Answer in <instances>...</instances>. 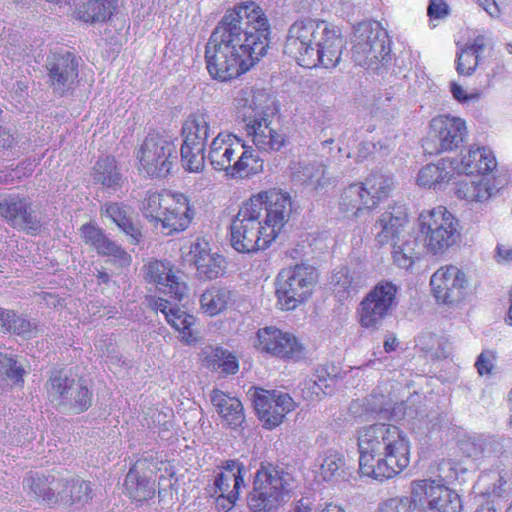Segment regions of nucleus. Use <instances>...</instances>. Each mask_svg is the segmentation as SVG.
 Segmentation results:
<instances>
[{
    "instance_id": "obj_1",
    "label": "nucleus",
    "mask_w": 512,
    "mask_h": 512,
    "mask_svg": "<svg viewBox=\"0 0 512 512\" xmlns=\"http://www.w3.org/2000/svg\"><path fill=\"white\" fill-rule=\"evenodd\" d=\"M359 472L377 481L392 479L410 463L411 444L398 426L377 423L358 430Z\"/></svg>"
},
{
    "instance_id": "obj_2",
    "label": "nucleus",
    "mask_w": 512,
    "mask_h": 512,
    "mask_svg": "<svg viewBox=\"0 0 512 512\" xmlns=\"http://www.w3.org/2000/svg\"><path fill=\"white\" fill-rule=\"evenodd\" d=\"M255 47L238 40L220 28H214L206 44L205 61L208 73L225 82L246 73L254 64Z\"/></svg>"
},
{
    "instance_id": "obj_3",
    "label": "nucleus",
    "mask_w": 512,
    "mask_h": 512,
    "mask_svg": "<svg viewBox=\"0 0 512 512\" xmlns=\"http://www.w3.org/2000/svg\"><path fill=\"white\" fill-rule=\"evenodd\" d=\"M352 43V58L359 66L379 71L391 60L388 35L378 22L359 23Z\"/></svg>"
},
{
    "instance_id": "obj_4",
    "label": "nucleus",
    "mask_w": 512,
    "mask_h": 512,
    "mask_svg": "<svg viewBox=\"0 0 512 512\" xmlns=\"http://www.w3.org/2000/svg\"><path fill=\"white\" fill-rule=\"evenodd\" d=\"M318 280L315 267L297 264L279 272L276 283L277 304L281 310L291 311L305 303Z\"/></svg>"
},
{
    "instance_id": "obj_5",
    "label": "nucleus",
    "mask_w": 512,
    "mask_h": 512,
    "mask_svg": "<svg viewBox=\"0 0 512 512\" xmlns=\"http://www.w3.org/2000/svg\"><path fill=\"white\" fill-rule=\"evenodd\" d=\"M418 222L427 249L435 255L444 253L460 236L457 219L443 206L421 212Z\"/></svg>"
},
{
    "instance_id": "obj_6",
    "label": "nucleus",
    "mask_w": 512,
    "mask_h": 512,
    "mask_svg": "<svg viewBox=\"0 0 512 512\" xmlns=\"http://www.w3.org/2000/svg\"><path fill=\"white\" fill-rule=\"evenodd\" d=\"M293 476L283 468L262 462L258 469V512H276L292 490Z\"/></svg>"
},
{
    "instance_id": "obj_7",
    "label": "nucleus",
    "mask_w": 512,
    "mask_h": 512,
    "mask_svg": "<svg viewBox=\"0 0 512 512\" xmlns=\"http://www.w3.org/2000/svg\"><path fill=\"white\" fill-rule=\"evenodd\" d=\"M398 286L390 281L378 282L361 300L357 309L359 324L378 330L397 305Z\"/></svg>"
},
{
    "instance_id": "obj_8",
    "label": "nucleus",
    "mask_w": 512,
    "mask_h": 512,
    "mask_svg": "<svg viewBox=\"0 0 512 512\" xmlns=\"http://www.w3.org/2000/svg\"><path fill=\"white\" fill-rule=\"evenodd\" d=\"M139 170L150 177L167 176L177 159L176 145L158 134H149L136 152Z\"/></svg>"
},
{
    "instance_id": "obj_9",
    "label": "nucleus",
    "mask_w": 512,
    "mask_h": 512,
    "mask_svg": "<svg viewBox=\"0 0 512 512\" xmlns=\"http://www.w3.org/2000/svg\"><path fill=\"white\" fill-rule=\"evenodd\" d=\"M328 25L325 21L314 19L295 21L288 30L284 52L295 59L300 66L314 63L315 57L312 50Z\"/></svg>"
},
{
    "instance_id": "obj_10",
    "label": "nucleus",
    "mask_w": 512,
    "mask_h": 512,
    "mask_svg": "<svg viewBox=\"0 0 512 512\" xmlns=\"http://www.w3.org/2000/svg\"><path fill=\"white\" fill-rule=\"evenodd\" d=\"M411 494L415 501L427 500L428 508L438 512H461L460 496L444 483L434 479H420L411 482Z\"/></svg>"
},
{
    "instance_id": "obj_11",
    "label": "nucleus",
    "mask_w": 512,
    "mask_h": 512,
    "mask_svg": "<svg viewBox=\"0 0 512 512\" xmlns=\"http://www.w3.org/2000/svg\"><path fill=\"white\" fill-rule=\"evenodd\" d=\"M0 217L12 228L28 234H36L42 226L30 199L20 194L0 195Z\"/></svg>"
},
{
    "instance_id": "obj_12",
    "label": "nucleus",
    "mask_w": 512,
    "mask_h": 512,
    "mask_svg": "<svg viewBox=\"0 0 512 512\" xmlns=\"http://www.w3.org/2000/svg\"><path fill=\"white\" fill-rule=\"evenodd\" d=\"M78 58L70 51L60 50L48 55L45 67L48 83L53 92L64 96L73 90L78 78Z\"/></svg>"
},
{
    "instance_id": "obj_13",
    "label": "nucleus",
    "mask_w": 512,
    "mask_h": 512,
    "mask_svg": "<svg viewBox=\"0 0 512 512\" xmlns=\"http://www.w3.org/2000/svg\"><path fill=\"white\" fill-rule=\"evenodd\" d=\"M215 28L226 34L256 46V3L246 1L228 9Z\"/></svg>"
},
{
    "instance_id": "obj_14",
    "label": "nucleus",
    "mask_w": 512,
    "mask_h": 512,
    "mask_svg": "<svg viewBox=\"0 0 512 512\" xmlns=\"http://www.w3.org/2000/svg\"><path fill=\"white\" fill-rule=\"evenodd\" d=\"M430 285L437 302L455 304L464 298L468 279L459 267L446 265L432 274Z\"/></svg>"
},
{
    "instance_id": "obj_15",
    "label": "nucleus",
    "mask_w": 512,
    "mask_h": 512,
    "mask_svg": "<svg viewBox=\"0 0 512 512\" xmlns=\"http://www.w3.org/2000/svg\"><path fill=\"white\" fill-rule=\"evenodd\" d=\"M258 349L271 356L298 361L304 358L305 348L298 339L275 326L258 330Z\"/></svg>"
},
{
    "instance_id": "obj_16",
    "label": "nucleus",
    "mask_w": 512,
    "mask_h": 512,
    "mask_svg": "<svg viewBox=\"0 0 512 512\" xmlns=\"http://www.w3.org/2000/svg\"><path fill=\"white\" fill-rule=\"evenodd\" d=\"M251 196L239 209L231 224V244L240 253L256 251V204Z\"/></svg>"
},
{
    "instance_id": "obj_17",
    "label": "nucleus",
    "mask_w": 512,
    "mask_h": 512,
    "mask_svg": "<svg viewBox=\"0 0 512 512\" xmlns=\"http://www.w3.org/2000/svg\"><path fill=\"white\" fill-rule=\"evenodd\" d=\"M431 137L437 142V147L429 150V143L425 149L429 153L451 151L463 142L467 134L465 121L460 117L451 115H439L431 120Z\"/></svg>"
},
{
    "instance_id": "obj_18",
    "label": "nucleus",
    "mask_w": 512,
    "mask_h": 512,
    "mask_svg": "<svg viewBox=\"0 0 512 512\" xmlns=\"http://www.w3.org/2000/svg\"><path fill=\"white\" fill-rule=\"evenodd\" d=\"M294 409L295 402L289 394L258 388V419L265 429L279 426L285 415Z\"/></svg>"
},
{
    "instance_id": "obj_19",
    "label": "nucleus",
    "mask_w": 512,
    "mask_h": 512,
    "mask_svg": "<svg viewBox=\"0 0 512 512\" xmlns=\"http://www.w3.org/2000/svg\"><path fill=\"white\" fill-rule=\"evenodd\" d=\"M258 202L266 210V224L270 229L268 236L276 239L291 213V197L281 190L271 189L258 193Z\"/></svg>"
},
{
    "instance_id": "obj_20",
    "label": "nucleus",
    "mask_w": 512,
    "mask_h": 512,
    "mask_svg": "<svg viewBox=\"0 0 512 512\" xmlns=\"http://www.w3.org/2000/svg\"><path fill=\"white\" fill-rule=\"evenodd\" d=\"M185 260L194 265L201 279L213 280L222 276L225 271V259L218 253H212L210 245L204 239L191 243Z\"/></svg>"
},
{
    "instance_id": "obj_21",
    "label": "nucleus",
    "mask_w": 512,
    "mask_h": 512,
    "mask_svg": "<svg viewBox=\"0 0 512 512\" xmlns=\"http://www.w3.org/2000/svg\"><path fill=\"white\" fill-rule=\"evenodd\" d=\"M145 278L148 282L154 283L161 293L169 295L176 301H181L187 293L186 284L179 281L170 262L159 260L149 262L146 265Z\"/></svg>"
},
{
    "instance_id": "obj_22",
    "label": "nucleus",
    "mask_w": 512,
    "mask_h": 512,
    "mask_svg": "<svg viewBox=\"0 0 512 512\" xmlns=\"http://www.w3.org/2000/svg\"><path fill=\"white\" fill-rule=\"evenodd\" d=\"M343 47L344 40L340 35V31L336 27L328 25L327 30L322 32L312 50L315 57L314 63L305 64L304 67L314 68L321 66L326 69L335 68L341 60Z\"/></svg>"
},
{
    "instance_id": "obj_23",
    "label": "nucleus",
    "mask_w": 512,
    "mask_h": 512,
    "mask_svg": "<svg viewBox=\"0 0 512 512\" xmlns=\"http://www.w3.org/2000/svg\"><path fill=\"white\" fill-rule=\"evenodd\" d=\"M149 305L153 310L164 314L166 321L180 333L183 342L191 344L196 341L192 328L195 324L194 316L180 309L176 303L161 297H151Z\"/></svg>"
},
{
    "instance_id": "obj_24",
    "label": "nucleus",
    "mask_w": 512,
    "mask_h": 512,
    "mask_svg": "<svg viewBox=\"0 0 512 512\" xmlns=\"http://www.w3.org/2000/svg\"><path fill=\"white\" fill-rule=\"evenodd\" d=\"M172 198L171 206L165 210L158 224L167 235L186 230L195 216V209L186 195L174 192Z\"/></svg>"
},
{
    "instance_id": "obj_25",
    "label": "nucleus",
    "mask_w": 512,
    "mask_h": 512,
    "mask_svg": "<svg viewBox=\"0 0 512 512\" xmlns=\"http://www.w3.org/2000/svg\"><path fill=\"white\" fill-rule=\"evenodd\" d=\"M266 105L261 112V118L258 119V151L279 150L284 144V138L270 127V117L278 113V105L275 96L270 94H259Z\"/></svg>"
},
{
    "instance_id": "obj_26",
    "label": "nucleus",
    "mask_w": 512,
    "mask_h": 512,
    "mask_svg": "<svg viewBox=\"0 0 512 512\" xmlns=\"http://www.w3.org/2000/svg\"><path fill=\"white\" fill-rule=\"evenodd\" d=\"M406 224L407 214L402 207H392L386 210L374 225L375 240L379 245H392L400 240V235Z\"/></svg>"
},
{
    "instance_id": "obj_27",
    "label": "nucleus",
    "mask_w": 512,
    "mask_h": 512,
    "mask_svg": "<svg viewBox=\"0 0 512 512\" xmlns=\"http://www.w3.org/2000/svg\"><path fill=\"white\" fill-rule=\"evenodd\" d=\"M243 148L242 141L226 133H219L211 142L208 152V160L215 170L227 171L234 160L236 152Z\"/></svg>"
},
{
    "instance_id": "obj_28",
    "label": "nucleus",
    "mask_w": 512,
    "mask_h": 512,
    "mask_svg": "<svg viewBox=\"0 0 512 512\" xmlns=\"http://www.w3.org/2000/svg\"><path fill=\"white\" fill-rule=\"evenodd\" d=\"M456 166V173H464L467 176L474 173L486 175L492 172L497 161L493 152L487 147H471L467 154L460 160H453Z\"/></svg>"
},
{
    "instance_id": "obj_29",
    "label": "nucleus",
    "mask_w": 512,
    "mask_h": 512,
    "mask_svg": "<svg viewBox=\"0 0 512 512\" xmlns=\"http://www.w3.org/2000/svg\"><path fill=\"white\" fill-rule=\"evenodd\" d=\"M375 208V201L365 193L360 183H353L346 187L340 195L338 202L339 212L347 218H357L364 211Z\"/></svg>"
},
{
    "instance_id": "obj_30",
    "label": "nucleus",
    "mask_w": 512,
    "mask_h": 512,
    "mask_svg": "<svg viewBox=\"0 0 512 512\" xmlns=\"http://www.w3.org/2000/svg\"><path fill=\"white\" fill-rule=\"evenodd\" d=\"M291 170L295 181L314 189H322L330 184L327 165L322 160H301L293 164Z\"/></svg>"
},
{
    "instance_id": "obj_31",
    "label": "nucleus",
    "mask_w": 512,
    "mask_h": 512,
    "mask_svg": "<svg viewBox=\"0 0 512 512\" xmlns=\"http://www.w3.org/2000/svg\"><path fill=\"white\" fill-rule=\"evenodd\" d=\"M456 174L455 162L450 159H441L420 169L417 183L425 188L439 189L447 184Z\"/></svg>"
},
{
    "instance_id": "obj_32",
    "label": "nucleus",
    "mask_w": 512,
    "mask_h": 512,
    "mask_svg": "<svg viewBox=\"0 0 512 512\" xmlns=\"http://www.w3.org/2000/svg\"><path fill=\"white\" fill-rule=\"evenodd\" d=\"M237 117L244 124V129L253 144H256V87L245 86L235 98Z\"/></svg>"
},
{
    "instance_id": "obj_33",
    "label": "nucleus",
    "mask_w": 512,
    "mask_h": 512,
    "mask_svg": "<svg viewBox=\"0 0 512 512\" xmlns=\"http://www.w3.org/2000/svg\"><path fill=\"white\" fill-rule=\"evenodd\" d=\"M60 484L61 480L52 475L44 476L32 472L23 479L24 490L49 504L58 502Z\"/></svg>"
},
{
    "instance_id": "obj_34",
    "label": "nucleus",
    "mask_w": 512,
    "mask_h": 512,
    "mask_svg": "<svg viewBox=\"0 0 512 512\" xmlns=\"http://www.w3.org/2000/svg\"><path fill=\"white\" fill-rule=\"evenodd\" d=\"M101 213L111 219L117 227L125 233L128 241L135 245L138 244L142 234L137 225H135L130 216V209L123 203L110 202L101 207Z\"/></svg>"
},
{
    "instance_id": "obj_35",
    "label": "nucleus",
    "mask_w": 512,
    "mask_h": 512,
    "mask_svg": "<svg viewBox=\"0 0 512 512\" xmlns=\"http://www.w3.org/2000/svg\"><path fill=\"white\" fill-rule=\"evenodd\" d=\"M200 359L205 368L211 371H219L223 375L235 374L239 369L236 357L219 346L204 347L201 350Z\"/></svg>"
},
{
    "instance_id": "obj_36",
    "label": "nucleus",
    "mask_w": 512,
    "mask_h": 512,
    "mask_svg": "<svg viewBox=\"0 0 512 512\" xmlns=\"http://www.w3.org/2000/svg\"><path fill=\"white\" fill-rule=\"evenodd\" d=\"M213 134L210 116L205 112L191 113L182 125L183 142L205 146L207 139Z\"/></svg>"
},
{
    "instance_id": "obj_37",
    "label": "nucleus",
    "mask_w": 512,
    "mask_h": 512,
    "mask_svg": "<svg viewBox=\"0 0 512 512\" xmlns=\"http://www.w3.org/2000/svg\"><path fill=\"white\" fill-rule=\"evenodd\" d=\"M496 191V187L491 183L490 178L486 176L474 180L465 177L456 183L455 195L459 199L468 202H483L488 200Z\"/></svg>"
},
{
    "instance_id": "obj_38",
    "label": "nucleus",
    "mask_w": 512,
    "mask_h": 512,
    "mask_svg": "<svg viewBox=\"0 0 512 512\" xmlns=\"http://www.w3.org/2000/svg\"><path fill=\"white\" fill-rule=\"evenodd\" d=\"M211 401L226 425L230 427L241 425L244 420L243 407L237 398L230 397L222 391L213 390Z\"/></svg>"
},
{
    "instance_id": "obj_39",
    "label": "nucleus",
    "mask_w": 512,
    "mask_h": 512,
    "mask_svg": "<svg viewBox=\"0 0 512 512\" xmlns=\"http://www.w3.org/2000/svg\"><path fill=\"white\" fill-rule=\"evenodd\" d=\"M93 180L105 188L117 191L122 187L123 176L117 161L112 156L99 158L93 167Z\"/></svg>"
},
{
    "instance_id": "obj_40",
    "label": "nucleus",
    "mask_w": 512,
    "mask_h": 512,
    "mask_svg": "<svg viewBox=\"0 0 512 512\" xmlns=\"http://www.w3.org/2000/svg\"><path fill=\"white\" fill-rule=\"evenodd\" d=\"M124 486L129 497L135 501L148 500L155 494L154 481L140 473L138 463L134 464L128 471Z\"/></svg>"
},
{
    "instance_id": "obj_41",
    "label": "nucleus",
    "mask_w": 512,
    "mask_h": 512,
    "mask_svg": "<svg viewBox=\"0 0 512 512\" xmlns=\"http://www.w3.org/2000/svg\"><path fill=\"white\" fill-rule=\"evenodd\" d=\"M233 292L223 286L212 285L200 296V308L208 316H216L226 310L232 300Z\"/></svg>"
},
{
    "instance_id": "obj_42",
    "label": "nucleus",
    "mask_w": 512,
    "mask_h": 512,
    "mask_svg": "<svg viewBox=\"0 0 512 512\" xmlns=\"http://www.w3.org/2000/svg\"><path fill=\"white\" fill-rule=\"evenodd\" d=\"M174 192L148 191L141 202L140 210L143 216L157 226L165 212L171 206Z\"/></svg>"
},
{
    "instance_id": "obj_43",
    "label": "nucleus",
    "mask_w": 512,
    "mask_h": 512,
    "mask_svg": "<svg viewBox=\"0 0 512 512\" xmlns=\"http://www.w3.org/2000/svg\"><path fill=\"white\" fill-rule=\"evenodd\" d=\"M118 0H88L77 10V17L86 23L105 22L115 13Z\"/></svg>"
},
{
    "instance_id": "obj_44",
    "label": "nucleus",
    "mask_w": 512,
    "mask_h": 512,
    "mask_svg": "<svg viewBox=\"0 0 512 512\" xmlns=\"http://www.w3.org/2000/svg\"><path fill=\"white\" fill-rule=\"evenodd\" d=\"M90 499H92V488L89 482L80 478L61 480L58 500L74 504L87 503Z\"/></svg>"
},
{
    "instance_id": "obj_45",
    "label": "nucleus",
    "mask_w": 512,
    "mask_h": 512,
    "mask_svg": "<svg viewBox=\"0 0 512 512\" xmlns=\"http://www.w3.org/2000/svg\"><path fill=\"white\" fill-rule=\"evenodd\" d=\"M510 473L499 467L481 474L479 483L486 487L488 496L503 497L512 492V483L509 481Z\"/></svg>"
},
{
    "instance_id": "obj_46",
    "label": "nucleus",
    "mask_w": 512,
    "mask_h": 512,
    "mask_svg": "<svg viewBox=\"0 0 512 512\" xmlns=\"http://www.w3.org/2000/svg\"><path fill=\"white\" fill-rule=\"evenodd\" d=\"M392 246L393 260L399 268L408 270L420 259L419 243L412 235H407L402 242L396 241Z\"/></svg>"
},
{
    "instance_id": "obj_47",
    "label": "nucleus",
    "mask_w": 512,
    "mask_h": 512,
    "mask_svg": "<svg viewBox=\"0 0 512 512\" xmlns=\"http://www.w3.org/2000/svg\"><path fill=\"white\" fill-rule=\"evenodd\" d=\"M360 184L365 188L367 196L375 201L376 207L382 199L388 197L394 181L391 175L373 172Z\"/></svg>"
},
{
    "instance_id": "obj_48",
    "label": "nucleus",
    "mask_w": 512,
    "mask_h": 512,
    "mask_svg": "<svg viewBox=\"0 0 512 512\" xmlns=\"http://www.w3.org/2000/svg\"><path fill=\"white\" fill-rule=\"evenodd\" d=\"M460 449L467 457L479 458L499 453L501 445L493 437H477L461 441Z\"/></svg>"
},
{
    "instance_id": "obj_49",
    "label": "nucleus",
    "mask_w": 512,
    "mask_h": 512,
    "mask_svg": "<svg viewBox=\"0 0 512 512\" xmlns=\"http://www.w3.org/2000/svg\"><path fill=\"white\" fill-rule=\"evenodd\" d=\"M0 320L5 332L25 337H31L34 333L35 326L12 310L0 308Z\"/></svg>"
},
{
    "instance_id": "obj_50",
    "label": "nucleus",
    "mask_w": 512,
    "mask_h": 512,
    "mask_svg": "<svg viewBox=\"0 0 512 512\" xmlns=\"http://www.w3.org/2000/svg\"><path fill=\"white\" fill-rule=\"evenodd\" d=\"M76 383L75 379L69 378L62 371H57L52 374L49 379L47 391L52 401H56L59 405H63L72 389V385Z\"/></svg>"
},
{
    "instance_id": "obj_51",
    "label": "nucleus",
    "mask_w": 512,
    "mask_h": 512,
    "mask_svg": "<svg viewBox=\"0 0 512 512\" xmlns=\"http://www.w3.org/2000/svg\"><path fill=\"white\" fill-rule=\"evenodd\" d=\"M204 151L205 146L183 142L180 149L183 168L193 173L202 171L206 159Z\"/></svg>"
},
{
    "instance_id": "obj_52",
    "label": "nucleus",
    "mask_w": 512,
    "mask_h": 512,
    "mask_svg": "<svg viewBox=\"0 0 512 512\" xmlns=\"http://www.w3.org/2000/svg\"><path fill=\"white\" fill-rule=\"evenodd\" d=\"M334 293L340 301L353 297L358 292V283L354 280L351 272L346 267L335 271L332 276Z\"/></svg>"
},
{
    "instance_id": "obj_53",
    "label": "nucleus",
    "mask_w": 512,
    "mask_h": 512,
    "mask_svg": "<svg viewBox=\"0 0 512 512\" xmlns=\"http://www.w3.org/2000/svg\"><path fill=\"white\" fill-rule=\"evenodd\" d=\"M319 473L325 481H329L340 474L341 468L344 466V458L341 453L336 450L329 449L325 451L319 458Z\"/></svg>"
},
{
    "instance_id": "obj_54",
    "label": "nucleus",
    "mask_w": 512,
    "mask_h": 512,
    "mask_svg": "<svg viewBox=\"0 0 512 512\" xmlns=\"http://www.w3.org/2000/svg\"><path fill=\"white\" fill-rule=\"evenodd\" d=\"M242 146L243 148L240 149V156L233 162V164H230L229 169L226 171L227 175L234 178H246L254 174V168L251 165L252 162H256V159L254 158V149L252 146H246L243 142Z\"/></svg>"
},
{
    "instance_id": "obj_55",
    "label": "nucleus",
    "mask_w": 512,
    "mask_h": 512,
    "mask_svg": "<svg viewBox=\"0 0 512 512\" xmlns=\"http://www.w3.org/2000/svg\"><path fill=\"white\" fill-rule=\"evenodd\" d=\"M63 405L70 406L75 413L87 410L92 404V394L83 383L76 381Z\"/></svg>"
},
{
    "instance_id": "obj_56",
    "label": "nucleus",
    "mask_w": 512,
    "mask_h": 512,
    "mask_svg": "<svg viewBox=\"0 0 512 512\" xmlns=\"http://www.w3.org/2000/svg\"><path fill=\"white\" fill-rule=\"evenodd\" d=\"M96 251L99 255L111 257L113 263L120 267L129 266L131 263V256L119 244L106 235L96 248Z\"/></svg>"
},
{
    "instance_id": "obj_57",
    "label": "nucleus",
    "mask_w": 512,
    "mask_h": 512,
    "mask_svg": "<svg viewBox=\"0 0 512 512\" xmlns=\"http://www.w3.org/2000/svg\"><path fill=\"white\" fill-rule=\"evenodd\" d=\"M96 251L99 255L111 257L113 263L120 267L129 266L131 263V256L119 244L106 235L96 248Z\"/></svg>"
},
{
    "instance_id": "obj_58",
    "label": "nucleus",
    "mask_w": 512,
    "mask_h": 512,
    "mask_svg": "<svg viewBox=\"0 0 512 512\" xmlns=\"http://www.w3.org/2000/svg\"><path fill=\"white\" fill-rule=\"evenodd\" d=\"M96 251L99 255L111 257L113 263L120 267L129 266L131 263V256L119 244L106 235L96 248Z\"/></svg>"
},
{
    "instance_id": "obj_59",
    "label": "nucleus",
    "mask_w": 512,
    "mask_h": 512,
    "mask_svg": "<svg viewBox=\"0 0 512 512\" xmlns=\"http://www.w3.org/2000/svg\"><path fill=\"white\" fill-rule=\"evenodd\" d=\"M417 502L412 494L411 497L395 496L381 501L375 512H414Z\"/></svg>"
},
{
    "instance_id": "obj_60",
    "label": "nucleus",
    "mask_w": 512,
    "mask_h": 512,
    "mask_svg": "<svg viewBox=\"0 0 512 512\" xmlns=\"http://www.w3.org/2000/svg\"><path fill=\"white\" fill-rule=\"evenodd\" d=\"M0 374L6 375L14 383H23L25 370L12 354L0 352Z\"/></svg>"
},
{
    "instance_id": "obj_61",
    "label": "nucleus",
    "mask_w": 512,
    "mask_h": 512,
    "mask_svg": "<svg viewBox=\"0 0 512 512\" xmlns=\"http://www.w3.org/2000/svg\"><path fill=\"white\" fill-rule=\"evenodd\" d=\"M243 484V476L236 475V473L221 472L219 473L214 481V489L215 493H225L228 494L230 491L239 490L240 486Z\"/></svg>"
},
{
    "instance_id": "obj_62",
    "label": "nucleus",
    "mask_w": 512,
    "mask_h": 512,
    "mask_svg": "<svg viewBox=\"0 0 512 512\" xmlns=\"http://www.w3.org/2000/svg\"><path fill=\"white\" fill-rule=\"evenodd\" d=\"M479 59L477 56L471 54L467 49L462 47L457 52V63L456 70L459 75L463 76H471L479 64Z\"/></svg>"
},
{
    "instance_id": "obj_63",
    "label": "nucleus",
    "mask_w": 512,
    "mask_h": 512,
    "mask_svg": "<svg viewBox=\"0 0 512 512\" xmlns=\"http://www.w3.org/2000/svg\"><path fill=\"white\" fill-rule=\"evenodd\" d=\"M270 26L268 19L262 13H258V44H265L258 52V57H264L268 54L270 49Z\"/></svg>"
},
{
    "instance_id": "obj_64",
    "label": "nucleus",
    "mask_w": 512,
    "mask_h": 512,
    "mask_svg": "<svg viewBox=\"0 0 512 512\" xmlns=\"http://www.w3.org/2000/svg\"><path fill=\"white\" fill-rule=\"evenodd\" d=\"M81 234L84 242L91 245L95 249L99 246L102 239L105 237V233L99 227L92 224H84L81 227Z\"/></svg>"
}]
</instances>
